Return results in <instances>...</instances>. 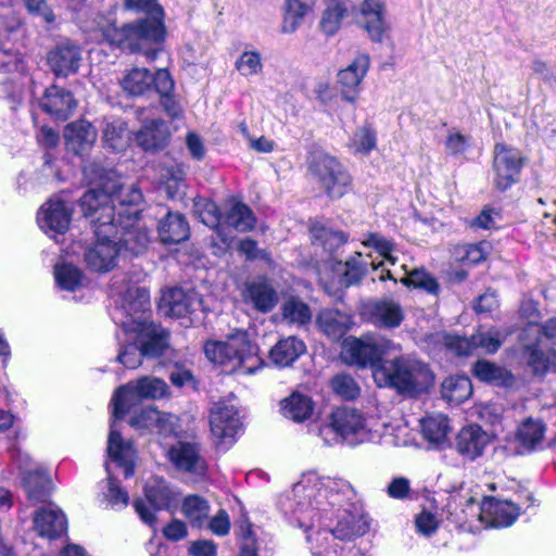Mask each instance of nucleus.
<instances>
[{"label": "nucleus", "mask_w": 556, "mask_h": 556, "mask_svg": "<svg viewBox=\"0 0 556 556\" xmlns=\"http://www.w3.org/2000/svg\"><path fill=\"white\" fill-rule=\"evenodd\" d=\"M332 518H337V525L329 530L320 529L311 533L313 543L324 545L329 540L350 541L356 536L364 535L369 525L363 516L353 514L350 508H344L341 513H336Z\"/></svg>", "instance_id": "dca6fc26"}, {"label": "nucleus", "mask_w": 556, "mask_h": 556, "mask_svg": "<svg viewBox=\"0 0 556 556\" xmlns=\"http://www.w3.org/2000/svg\"><path fill=\"white\" fill-rule=\"evenodd\" d=\"M372 378L378 387L407 397L427 392L434 380L428 365L409 355L383 359L374 367Z\"/></svg>", "instance_id": "423d86ee"}, {"label": "nucleus", "mask_w": 556, "mask_h": 556, "mask_svg": "<svg viewBox=\"0 0 556 556\" xmlns=\"http://www.w3.org/2000/svg\"><path fill=\"white\" fill-rule=\"evenodd\" d=\"M117 226V235L121 233V243L126 251L134 255L142 253L149 242V232L140 225L139 218L131 220L115 222Z\"/></svg>", "instance_id": "c756f323"}, {"label": "nucleus", "mask_w": 556, "mask_h": 556, "mask_svg": "<svg viewBox=\"0 0 556 556\" xmlns=\"http://www.w3.org/2000/svg\"><path fill=\"white\" fill-rule=\"evenodd\" d=\"M8 43L0 45V70L4 72H16L18 75L24 73L25 66L18 58L14 46L8 47Z\"/></svg>", "instance_id": "338daca9"}, {"label": "nucleus", "mask_w": 556, "mask_h": 556, "mask_svg": "<svg viewBox=\"0 0 556 556\" xmlns=\"http://www.w3.org/2000/svg\"><path fill=\"white\" fill-rule=\"evenodd\" d=\"M129 141L126 123L121 118H105L103 128V142L113 151L123 150Z\"/></svg>", "instance_id": "09e8293b"}, {"label": "nucleus", "mask_w": 556, "mask_h": 556, "mask_svg": "<svg viewBox=\"0 0 556 556\" xmlns=\"http://www.w3.org/2000/svg\"><path fill=\"white\" fill-rule=\"evenodd\" d=\"M506 333L497 328H490L485 331H478L473 334V343L476 350L481 349L483 352L494 354L503 344Z\"/></svg>", "instance_id": "bf43d9fd"}, {"label": "nucleus", "mask_w": 556, "mask_h": 556, "mask_svg": "<svg viewBox=\"0 0 556 556\" xmlns=\"http://www.w3.org/2000/svg\"><path fill=\"white\" fill-rule=\"evenodd\" d=\"M210 426L218 445H231L242 430L241 416L232 400H222L213 404Z\"/></svg>", "instance_id": "ddd939ff"}, {"label": "nucleus", "mask_w": 556, "mask_h": 556, "mask_svg": "<svg viewBox=\"0 0 556 556\" xmlns=\"http://www.w3.org/2000/svg\"><path fill=\"white\" fill-rule=\"evenodd\" d=\"M84 178L89 185H94L92 190H109L113 182L114 173L104 168L100 163L90 162L83 168Z\"/></svg>", "instance_id": "5fc2aeb1"}, {"label": "nucleus", "mask_w": 556, "mask_h": 556, "mask_svg": "<svg viewBox=\"0 0 556 556\" xmlns=\"http://www.w3.org/2000/svg\"><path fill=\"white\" fill-rule=\"evenodd\" d=\"M527 337H540L546 343L551 341L556 344V318L547 320L544 325L529 324L525 329Z\"/></svg>", "instance_id": "774afa93"}, {"label": "nucleus", "mask_w": 556, "mask_h": 556, "mask_svg": "<svg viewBox=\"0 0 556 556\" xmlns=\"http://www.w3.org/2000/svg\"><path fill=\"white\" fill-rule=\"evenodd\" d=\"M522 167V154L513 147L496 143L494 147L493 182L498 190H506L517 182Z\"/></svg>", "instance_id": "f3484780"}, {"label": "nucleus", "mask_w": 556, "mask_h": 556, "mask_svg": "<svg viewBox=\"0 0 556 556\" xmlns=\"http://www.w3.org/2000/svg\"><path fill=\"white\" fill-rule=\"evenodd\" d=\"M79 205L84 216L90 219L96 236V241L85 248V263L92 271L108 273L116 266L121 253L118 243L111 239L117 235L113 208L105 194L97 195L94 192H86Z\"/></svg>", "instance_id": "39448f33"}, {"label": "nucleus", "mask_w": 556, "mask_h": 556, "mask_svg": "<svg viewBox=\"0 0 556 556\" xmlns=\"http://www.w3.org/2000/svg\"><path fill=\"white\" fill-rule=\"evenodd\" d=\"M368 314L374 325L384 328H395L404 318L401 305L393 300H382L368 305Z\"/></svg>", "instance_id": "f704fd0d"}, {"label": "nucleus", "mask_w": 556, "mask_h": 556, "mask_svg": "<svg viewBox=\"0 0 556 556\" xmlns=\"http://www.w3.org/2000/svg\"><path fill=\"white\" fill-rule=\"evenodd\" d=\"M282 320L289 325L303 326L311 321L312 311L300 298L290 296L281 305Z\"/></svg>", "instance_id": "864d4df0"}, {"label": "nucleus", "mask_w": 556, "mask_h": 556, "mask_svg": "<svg viewBox=\"0 0 556 556\" xmlns=\"http://www.w3.org/2000/svg\"><path fill=\"white\" fill-rule=\"evenodd\" d=\"M401 352V346L393 341L378 336L368 334L359 339L351 338L345 341L342 351V357L351 365L374 367L382 362L383 356Z\"/></svg>", "instance_id": "1a4fd4ad"}, {"label": "nucleus", "mask_w": 556, "mask_h": 556, "mask_svg": "<svg viewBox=\"0 0 556 556\" xmlns=\"http://www.w3.org/2000/svg\"><path fill=\"white\" fill-rule=\"evenodd\" d=\"M64 138L70 151L81 154L94 143L97 132L90 123L77 121L66 126Z\"/></svg>", "instance_id": "2f4dec72"}, {"label": "nucleus", "mask_w": 556, "mask_h": 556, "mask_svg": "<svg viewBox=\"0 0 556 556\" xmlns=\"http://www.w3.org/2000/svg\"><path fill=\"white\" fill-rule=\"evenodd\" d=\"M332 391L344 400H353L359 394V387L349 375L339 374L331 379Z\"/></svg>", "instance_id": "69168bd1"}, {"label": "nucleus", "mask_w": 556, "mask_h": 556, "mask_svg": "<svg viewBox=\"0 0 556 556\" xmlns=\"http://www.w3.org/2000/svg\"><path fill=\"white\" fill-rule=\"evenodd\" d=\"M208 502L199 495H188L181 504V511L192 527L203 528L210 515Z\"/></svg>", "instance_id": "603ef678"}, {"label": "nucleus", "mask_w": 556, "mask_h": 556, "mask_svg": "<svg viewBox=\"0 0 556 556\" xmlns=\"http://www.w3.org/2000/svg\"><path fill=\"white\" fill-rule=\"evenodd\" d=\"M545 430L542 420L528 418L518 427L516 438L522 447L532 451L542 443Z\"/></svg>", "instance_id": "8fccbe9b"}, {"label": "nucleus", "mask_w": 556, "mask_h": 556, "mask_svg": "<svg viewBox=\"0 0 556 556\" xmlns=\"http://www.w3.org/2000/svg\"><path fill=\"white\" fill-rule=\"evenodd\" d=\"M312 10L313 5L305 0H285L280 31L288 35L295 33Z\"/></svg>", "instance_id": "79ce46f5"}, {"label": "nucleus", "mask_w": 556, "mask_h": 556, "mask_svg": "<svg viewBox=\"0 0 556 556\" xmlns=\"http://www.w3.org/2000/svg\"><path fill=\"white\" fill-rule=\"evenodd\" d=\"M502 414V407L493 403L476 405L472 410V415H476L482 422L491 427L493 435H496L503 429Z\"/></svg>", "instance_id": "4d7b16f0"}, {"label": "nucleus", "mask_w": 556, "mask_h": 556, "mask_svg": "<svg viewBox=\"0 0 556 556\" xmlns=\"http://www.w3.org/2000/svg\"><path fill=\"white\" fill-rule=\"evenodd\" d=\"M112 285L113 295H118L111 312L113 321L119 325L116 332L119 350L117 361L128 369L141 365L142 357L156 358L168 348V332L149 320L150 295L144 288L127 287L125 293Z\"/></svg>", "instance_id": "f257e3e1"}, {"label": "nucleus", "mask_w": 556, "mask_h": 556, "mask_svg": "<svg viewBox=\"0 0 556 556\" xmlns=\"http://www.w3.org/2000/svg\"><path fill=\"white\" fill-rule=\"evenodd\" d=\"M400 282L406 287L420 288L433 294H435L439 290L437 280L424 268L412 269L408 276L400 278Z\"/></svg>", "instance_id": "e2e57ef3"}, {"label": "nucleus", "mask_w": 556, "mask_h": 556, "mask_svg": "<svg viewBox=\"0 0 556 556\" xmlns=\"http://www.w3.org/2000/svg\"><path fill=\"white\" fill-rule=\"evenodd\" d=\"M421 433L429 443L441 445L447 439L451 430L444 415H429L420 420Z\"/></svg>", "instance_id": "de8ad7c7"}, {"label": "nucleus", "mask_w": 556, "mask_h": 556, "mask_svg": "<svg viewBox=\"0 0 556 556\" xmlns=\"http://www.w3.org/2000/svg\"><path fill=\"white\" fill-rule=\"evenodd\" d=\"M235 66L244 77L260 75L263 72L262 55L256 50L244 51L237 59Z\"/></svg>", "instance_id": "680f3d73"}, {"label": "nucleus", "mask_w": 556, "mask_h": 556, "mask_svg": "<svg viewBox=\"0 0 556 556\" xmlns=\"http://www.w3.org/2000/svg\"><path fill=\"white\" fill-rule=\"evenodd\" d=\"M243 301L261 313L270 312L278 302L274 287L265 279L247 282L242 291Z\"/></svg>", "instance_id": "bb28decb"}, {"label": "nucleus", "mask_w": 556, "mask_h": 556, "mask_svg": "<svg viewBox=\"0 0 556 556\" xmlns=\"http://www.w3.org/2000/svg\"><path fill=\"white\" fill-rule=\"evenodd\" d=\"M204 352L212 363L222 366L229 374L253 375L264 364L258 355V348L244 330H236L223 341L206 342Z\"/></svg>", "instance_id": "0eeeda50"}, {"label": "nucleus", "mask_w": 556, "mask_h": 556, "mask_svg": "<svg viewBox=\"0 0 556 556\" xmlns=\"http://www.w3.org/2000/svg\"><path fill=\"white\" fill-rule=\"evenodd\" d=\"M76 100L71 91L55 85L46 89L40 100L41 109L58 119H67L76 108Z\"/></svg>", "instance_id": "cd10ccee"}, {"label": "nucleus", "mask_w": 556, "mask_h": 556, "mask_svg": "<svg viewBox=\"0 0 556 556\" xmlns=\"http://www.w3.org/2000/svg\"><path fill=\"white\" fill-rule=\"evenodd\" d=\"M370 255L364 257L362 253L356 252L344 263H338L336 271L340 275V283L344 287L358 283L368 273L371 262Z\"/></svg>", "instance_id": "a19ab883"}, {"label": "nucleus", "mask_w": 556, "mask_h": 556, "mask_svg": "<svg viewBox=\"0 0 556 556\" xmlns=\"http://www.w3.org/2000/svg\"><path fill=\"white\" fill-rule=\"evenodd\" d=\"M12 1H0V45L12 42L15 46L24 34L21 17L13 9Z\"/></svg>", "instance_id": "473e14b6"}, {"label": "nucleus", "mask_w": 556, "mask_h": 556, "mask_svg": "<svg viewBox=\"0 0 556 556\" xmlns=\"http://www.w3.org/2000/svg\"><path fill=\"white\" fill-rule=\"evenodd\" d=\"M377 146L376 131L369 124L359 127L350 139V148L354 153L369 154Z\"/></svg>", "instance_id": "6e6d98bb"}, {"label": "nucleus", "mask_w": 556, "mask_h": 556, "mask_svg": "<svg viewBox=\"0 0 556 556\" xmlns=\"http://www.w3.org/2000/svg\"><path fill=\"white\" fill-rule=\"evenodd\" d=\"M167 383L156 377L144 376L138 380L121 386L113 394L112 422L108 438V450L112 460L125 467L126 476L132 472L135 448L129 440H124L117 430L122 420L131 408L143 399L157 400L168 395Z\"/></svg>", "instance_id": "20e7f679"}, {"label": "nucleus", "mask_w": 556, "mask_h": 556, "mask_svg": "<svg viewBox=\"0 0 556 556\" xmlns=\"http://www.w3.org/2000/svg\"><path fill=\"white\" fill-rule=\"evenodd\" d=\"M12 458L27 497L33 502H46L52 490L48 471L21 451H15Z\"/></svg>", "instance_id": "9b49d317"}, {"label": "nucleus", "mask_w": 556, "mask_h": 556, "mask_svg": "<svg viewBox=\"0 0 556 556\" xmlns=\"http://www.w3.org/2000/svg\"><path fill=\"white\" fill-rule=\"evenodd\" d=\"M193 208L194 214L204 225L218 228L223 224V216L214 202L205 198H198L194 199Z\"/></svg>", "instance_id": "13d9d810"}, {"label": "nucleus", "mask_w": 556, "mask_h": 556, "mask_svg": "<svg viewBox=\"0 0 556 556\" xmlns=\"http://www.w3.org/2000/svg\"><path fill=\"white\" fill-rule=\"evenodd\" d=\"M355 497L356 493L346 480L308 471L293 484L283 509L292 523L308 531L316 522L331 520L336 513L350 508Z\"/></svg>", "instance_id": "f03ea898"}, {"label": "nucleus", "mask_w": 556, "mask_h": 556, "mask_svg": "<svg viewBox=\"0 0 556 556\" xmlns=\"http://www.w3.org/2000/svg\"><path fill=\"white\" fill-rule=\"evenodd\" d=\"M34 529L39 536L53 540L66 531L67 521L61 509L49 504L35 513Z\"/></svg>", "instance_id": "a878e982"}, {"label": "nucleus", "mask_w": 556, "mask_h": 556, "mask_svg": "<svg viewBox=\"0 0 556 556\" xmlns=\"http://www.w3.org/2000/svg\"><path fill=\"white\" fill-rule=\"evenodd\" d=\"M355 11L352 0H324L318 21L319 30L327 37L339 33Z\"/></svg>", "instance_id": "393cba45"}, {"label": "nucleus", "mask_w": 556, "mask_h": 556, "mask_svg": "<svg viewBox=\"0 0 556 556\" xmlns=\"http://www.w3.org/2000/svg\"><path fill=\"white\" fill-rule=\"evenodd\" d=\"M362 243L365 247L375 249L380 256L384 258L383 262L391 266L396 264L397 258L392 255L394 244L378 233H368L363 239Z\"/></svg>", "instance_id": "0e129e2a"}, {"label": "nucleus", "mask_w": 556, "mask_h": 556, "mask_svg": "<svg viewBox=\"0 0 556 556\" xmlns=\"http://www.w3.org/2000/svg\"><path fill=\"white\" fill-rule=\"evenodd\" d=\"M523 356L535 375L545 374L551 365V354L545 353V342L540 337H527L523 332Z\"/></svg>", "instance_id": "37998d69"}, {"label": "nucleus", "mask_w": 556, "mask_h": 556, "mask_svg": "<svg viewBox=\"0 0 556 556\" xmlns=\"http://www.w3.org/2000/svg\"><path fill=\"white\" fill-rule=\"evenodd\" d=\"M106 451L109 452L108 448H106ZM108 457H109V460H106V463H105V470L108 473V479H106L104 486L102 488L101 501L103 503H105L106 507H110L115 510H119V509L125 508L128 505L129 495H128L127 491H125L124 489L121 488L119 483L113 477L111 465L115 464L117 467L122 468L124 470L125 478H128V476H126L125 467L118 465L117 462L112 460L109 453H108ZM135 457H136V454L134 455L132 466L135 465ZM132 473H134V471L131 472V475ZM131 475H129V477Z\"/></svg>", "instance_id": "7c9ffc66"}, {"label": "nucleus", "mask_w": 556, "mask_h": 556, "mask_svg": "<svg viewBox=\"0 0 556 556\" xmlns=\"http://www.w3.org/2000/svg\"><path fill=\"white\" fill-rule=\"evenodd\" d=\"M306 351L305 343L296 337L290 336L279 340L270 350L269 357L279 367H287L294 363Z\"/></svg>", "instance_id": "ea45409f"}, {"label": "nucleus", "mask_w": 556, "mask_h": 556, "mask_svg": "<svg viewBox=\"0 0 556 556\" xmlns=\"http://www.w3.org/2000/svg\"><path fill=\"white\" fill-rule=\"evenodd\" d=\"M73 206L60 197H52L41 205L37 222L49 236L63 235L67 231L72 219Z\"/></svg>", "instance_id": "a211bd4d"}, {"label": "nucleus", "mask_w": 556, "mask_h": 556, "mask_svg": "<svg viewBox=\"0 0 556 556\" xmlns=\"http://www.w3.org/2000/svg\"><path fill=\"white\" fill-rule=\"evenodd\" d=\"M125 8L144 12L148 17L121 27L115 24H98L99 30L111 45L131 52H142L148 61L153 62L166 37L163 8L156 0H125Z\"/></svg>", "instance_id": "7ed1b4c3"}, {"label": "nucleus", "mask_w": 556, "mask_h": 556, "mask_svg": "<svg viewBox=\"0 0 556 556\" xmlns=\"http://www.w3.org/2000/svg\"><path fill=\"white\" fill-rule=\"evenodd\" d=\"M256 218L252 210L244 203L230 200L225 205L223 224L240 232L250 231L254 228Z\"/></svg>", "instance_id": "58836bf2"}, {"label": "nucleus", "mask_w": 556, "mask_h": 556, "mask_svg": "<svg viewBox=\"0 0 556 556\" xmlns=\"http://www.w3.org/2000/svg\"><path fill=\"white\" fill-rule=\"evenodd\" d=\"M156 81V92L160 94L161 104L165 113L172 119H182L185 110L180 101L172 94L175 85L168 71L159 70Z\"/></svg>", "instance_id": "e433bc0d"}, {"label": "nucleus", "mask_w": 556, "mask_h": 556, "mask_svg": "<svg viewBox=\"0 0 556 556\" xmlns=\"http://www.w3.org/2000/svg\"><path fill=\"white\" fill-rule=\"evenodd\" d=\"M319 435L328 445L341 441L355 445L376 438L364 415L348 406L338 407L331 413L329 422L320 428Z\"/></svg>", "instance_id": "6e6552de"}, {"label": "nucleus", "mask_w": 556, "mask_h": 556, "mask_svg": "<svg viewBox=\"0 0 556 556\" xmlns=\"http://www.w3.org/2000/svg\"><path fill=\"white\" fill-rule=\"evenodd\" d=\"M166 455L178 471L197 477L206 475L207 464L197 443L178 441L168 447Z\"/></svg>", "instance_id": "aec40b11"}, {"label": "nucleus", "mask_w": 556, "mask_h": 556, "mask_svg": "<svg viewBox=\"0 0 556 556\" xmlns=\"http://www.w3.org/2000/svg\"><path fill=\"white\" fill-rule=\"evenodd\" d=\"M146 501L136 500L134 507L140 519L151 528H155L156 513L168 509L176 502V493L162 478L151 479L144 488Z\"/></svg>", "instance_id": "f8f14e48"}, {"label": "nucleus", "mask_w": 556, "mask_h": 556, "mask_svg": "<svg viewBox=\"0 0 556 556\" xmlns=\"http://www.w3.org/2000/svg\"><path fill=\"white\" fill-rule=\"evenodd\" d=\"M370 67L368 54H358L351 63L338 72L337 83L340 88L341 98L355 103L362 91V84Z\"/></svg>", "instance_id": "6ab92c4d"}, {"label": "nucleus", "mask_w": 556, "mask_h": 556, "mask_svg": "<svg viewBox=\"0 0 556 556\" xmlns=\"http://www.w3.org/2000/svg\"><path fill=\"white\" fill-rule=\"evenodd\" d=\"M280 408L286 418L295 422H302L312 416L314 403L309 396L300 392H293L281 401Z\"/></svg>", "instance_id": "a18cd8bd"}, {"label": "nucleus", "mask_w": 556, "mask_h": 556, "mask_svg": "<svg viewBox=\"0 0 556 556\" xmlns=\"http://www.w3.org/2000/svg\"><path fill=\"white\" fill-rule=\"evenodd\" d=\"M441 393L450 404L459 405L472 393L471 380L466 376H451L442 382Z\"/></svg>", "instance_id": "49530a36"}, {"label": "nucleus", "mask_w": 556, "mask_h": 556, "mask_svg": "<svg viewBox=\"0 0 556 556\" xmlns=\"http://www.w3.org/2000/svg\"><path fill=\"white\" fill-rule=\"evenodd\" d=\"M357 16L372 42L382 43L390 37L391 25L386 0H362L357 7Z\"/></svg>", "instance_id": "2eb2a0df"}, {"label": "nucleus", "mask_w": 556, "mask_h": 556, "mask_svg": "<svg viewBox=\"0 0 556 556\" xmlns=\"http://www.w3.org/2000/svg\"><path fill=\"white\" fill-rule=\"evenodd\" d=\"M81 59L80 47L66 40L48 52L47 64L56 77H67L78 71Z\"/></svg>", "instance_id": "5701e85b"}, {"label": "nucleus", "mask_w": 556, "mask_h": 556, "mask_svg": "<svg viewBox=\"0 0 556 556\" xmlns=\"http://www.w3.org/2000/svg\"><path fill=\"white\" fill-rule=\"evenodd\" d=\"M148 109H138L137 115L142 118L141 128L135 132V141L146 151H155L164 148L170 131L166 123L161 118L149 117Z\"/></svg>", "instance_id": "412c9836"}, {"label": "nucleus", "mask_w": 556, "mask_h": 556, "mask_svg": "<svg viewBox=\"0 0 556 556\" xmlns=\"http://www.w3.org/2000/svg\"><path fill=\"white\" fill-rule=\"evenodd\" d=\"M478 509L481 522L492 528L509 527L520 514V507L513 502L495 497H484Z\"/></svg>", "instance_id": "4be33fe9"}, {"label": "nucleus", "mask_w": 556, "mask_h": 556, "mask_svg": "<svg viewBox=\"0 0 556 556\" xmlns=\"http://www.w3.org/2000/svg\"><path fill=\"white\" fill-rule=\"evenodd\" d=\"M490 443V434L478 425L464 427L456 437V451L467 459L481 456Z\"/></svg>", "instance_id": "c85d7f7f"}, {"label": "nucleus", "mask_w": 556, "mask_h": 556, "mask_svg": "<svg viewBox=\"0 0 556 556\" xmlns=\"http://www.w3.org/2000/svg\"><path fill=\"white\" fill-rule=\"evenodd\" d=\"M56 286L61 290L74 292L85 287L87 277L84 271L66 257L58 261L53 268Z\"/></svg>", "instance_id": "72a5a7b5"}, {"label": "nucleus", "mask_w": 556, "mask_h": 556, "mask_svg": "<svg viewBox=\"0 0 556 556\" xmlns=\"http://www.w3.org/2000/svg\"><path fill=\"white\" fill-rule=\"evenodd\" d=\"M202 307V300L195 292H185L180 288L163 291L160 309L169 317L184 318Z\"/></svg>", "instance_id": "b1692460"}, {"label": "nucleus", "mask_w": 556, "mask_h": 556, "mask_svg": "<svg viewBox=\"0 0 556 556\" xmlns=\"http://www.w3.org/2000/svg\"><path fill=\"white\" fill-rule=\"evenodd\" d=\"M159 236L163 243H179L190 236L189 224L180 213L167 212L160 222Z\"/></svg>", "instance_id": "4c0bfd02"}, {"label": "nucleus", "mask_w": 556, "mask_h": 556, "mask_svg": "<svg viewBox=\"0 0 556 556\" xmlns=\"http://www.w3.org/2000/svg\"><path fill=\"white\" fill-rule=\"evenodd\" d=\"M308 169L330 198H341L349 191L352 180L350 174L328 153L320 150L311 152Z\"/></svg>", "instance_id": "9d476101"}, {"label": "nucleus", "mask_w": 556, "mask_h": 556, "mask_svg": "<svg viewBox=\"0 0 556 556\" xmlns=\"http://www.w3.org/2000/svg\"><path fill=\"white\" fill-rule=\"evenodd\" d=\"M97 195L105 194L109 205L113 208V218L115 222L138 219L140 216V204L142 202V192L135 185L122 186L117 189V185L113 181L108 190H88Z\"/></svg>", "instance_id": "4468645a"}, {"label": "nucleus", "mask_w": 556, "mask_h": 556, "mask_svg": "<svg viewBox=\"0 0 556 556\" xmlns=\"http://www.w3.org/2000/svg\"><path fill=\"white\" fill-rule=\"evenodd\" d=\"M472 372L480 381L495 386H508L513 382V376L509 371L484 359L476 362Z\"/></svg>", "instance_id": "3c124183"}, {"label": "nucleus", "mask_w": 556, "mask_h": 556, "mask_svg": "<svg viewBox=\"0 0 556 556\" xmlns=\"http://www.w3.org/2000/svg\"><path fill=\"white\" fill-rule=\"evenodd\" d=\"M312 237L319 241L324 249L332 251L346 242L348 237L342 231L332 230L323 225H314L311 229Z\"/></svg>", "instance_id": "052dcab7"}, {"label": "nucleus", "mask_w": 556, "mask_h": 556, "mask_svg": "<svg viewBox=\"0 0 556 556\" xmlns=\"http://www.w3.org/2000/svg\"><path fill=\"white\" fill-rule=\"evenodd\" d=\"M350 321V316L338 309H323L317 317L318 328L332 340L345 334Z\"/></svg>", "instance_id": "c03bdc74"}, {"label": "nucleus", "mask_w": 556, "mask_h": 556, "mask_svg": "<svg viewBox=\"0 0 556 556\" xmlns=\"http://www.w3.org/2000/svg\"><path fill=\"white\" fill-rule=\"evenodd\" d=\"M159 71L151 73L147 68L134 67L121 79V86L130 96H143L152 88L156 91Z\"/></svg>", "instance_id": "c9c22d12"}]
</instances>
